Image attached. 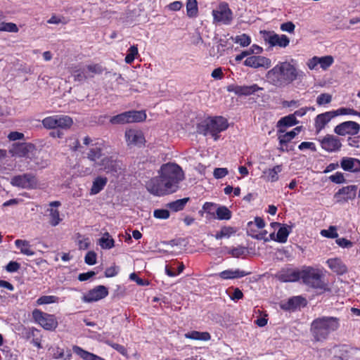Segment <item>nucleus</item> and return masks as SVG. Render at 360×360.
<instances>
[{
  "instance_id": "nucleus-51",
  "label": "nucleus",
  "mask_w": 360,
  "mask_h": 360,
  "mask_svg": "<svg viewBox=\"0 0 360 360\" xmlns=\"http://www.w3.org/2000/svg\"><path fill=\"white\" fill-rule=\"evenodd\" d=\"M332 101V96L329 94H321L316 98V103L319 105L328 104Z\"/></svg>"
},
{
  "instance_id": "nucleus-55",
  "label": "nucleus",
  "mask_w": 360,
  "mask_h": 360,
  "mask_svg": "<svg viewBox=\"0 0 360 360\" xmlns=\"http://www.w3.org/2000/svg\"><path fill=\"white\" fill-rule=\"evenodd\" d=\"M106 343L123 356L127 355V350L124 346L110 341L106 342Z\"/></svg>"
},
{
  "instance_id": "nucleus-44",
  "label": "nucleus",
  "mask_w": 360,
  "mask_h": 360,
  "mask_svg": "<svg viewBox=\"0 0 360 360\" xmlns=\"http://www.w3.org/2000/svg\"><path fill=\"white\" fill-rule=\"evenodd\" d=\"M115 241L110 238L108 233H105L103 237L99 239V245L103 249H110L114 247Z\"/></svg>"
},
{
  "instance_id": "nucleus-5",
  "label": "nucleus",
  "mask_w": 360,
  "mask_h": 360,
  "mask_svg": "<svg viewBox=\"0 0 360 360\" xmlns=\"http://www.w3.org/2000/svg\"><path fill=\"white\" fill-rule=\"evenodd\" d=\"M229 127L227 120L221 116L208 117L197 126L198 131L205 136L211 135L214 141L219 139V134Z\"/></svg>"
},
{
  "instance_id": "nucleus-26",
  "label": "nucleus",
  "mask_w": 360,
  "mask_h": 360,
  "mask_svg": "<svg viewBox=\"0 0 360 360\" xmlns=\"http://www.w3.org/2000/svg\"><path fill=\"white\" fill-rule=\"evenodd\" d=\"M299 121L295 117V115L290 114L281 117L276 124L277 134L284 133L285 127H290L296 125Z\"/></svg>"
},
{
  "instance_id": "nucleus-53",
  "label": "nucleus",
  "mask_w": 360,
  "mask_h": 360,
  "mask_svg": "<svg viewBox=\"0 0 360 360\" xmlns=\"http://www.w3.org/2000/svg\"><path fill=\"white\" fill-rule=\"evenodd\" d=\"M169 212L165 209H158L154 210L153 216L157 219H167L169 217Z\"/></svg>"
},
{
  "instance_id": "nucleus-52",
  "label": "nucleus",
  "mask_w": 360,
  "mask_h": 360,
  "mask_svg": "<svg viewBox=\"0 0 360 360\" xmlns=\"http://www.w3.org/2000/svg\"><path fill=\"white\" fill-rule=\"evenodd\" d=\"M246 249L243 246H238L236 248H232L228 250V253L234 257H240L245 254Z\"/></svg>"
},
{
  "instance_id": "nucleus-57",
  "label": "nucleus",
  "mask_w": 360,
  "mask_h": 360,
  "mask_svg": "<svg viewBox=\"0 0 360 360\" xmlns=\"http://www.w3.org/2000/svg\"><path fill=\"white\" fill-rule=\"evenodd\" d=\"M84 262L89 265H94L96 263V254L94 251H89L84 257Z\"/></svg>"
},
{
  "instance_id": "nucleus-33",
  "label": "nucleus",
  "mask_w": 360,
  "mask_h": 360,
  "mask_svg": "<svg viewBox=\"0 0 360 360\" xmlns=\"http://www.w3.org/2000/svg\"><path fill=\"white\" fill-rule=\"evenodd\" d=\"M250 274V272H246L240 269L231 270L227 269L219 273V276L221 279H233L238 278H242Z\"/></svg>"
},
{
  "instance_id": "nucleus-22",
  "label": "nucleus",
  "mask_w": 360,
  "mask_h": 360,
  "mask_svg": "<svg viewBox=\"0 0 360 360\" xmlns=\"http://www.w3.org/2000/svg\"><path fill=\"white\" fill-rule=\"evenodd\" d=\"M96 167H99L101 170L107 173H117L121 170V165L120 161L112 159V157H103Z\"/></svg>"
},
{
  "instance_id": "nucleus-30",
  "label": "nucleus",
  "mask_w": 360,
  "mask_h": 360,
  "mask_svg": "<svg viewBox=\"0 0 360 360\" xmlns=\"http://www.w3.org/2000/svg\"><path fill=\"white\" fill-rule=\"evenodd\" d=\"M328 267L338 274H343L347 272V268L339 258H331L327 260Z\"/></svg>"
},
{
  "instance_id": "nucleus-9",
  "label": "nucleus",
  "mask_w": 360,
  "mask_h": 360,
  "mask_svg": "<svg viewBox=\"0 0 360 360\" xmlns=\"http://www.w3.org/2000/svg\"><path fill=\"white\" fill-rule=\"evenodd\" d=\"M11 184L27 190L36 189L38 187V179L34 174L26 173L17 175L11 179Z\"/></svg>"
},
{
  "instance_id": "nucleus-27",
  "label": "nucleus",
  "mask_w": 360,
  "mask_h": 360,
  "mask_svg": "<svg viewBox=\"0 0 360 360\" xmlns=\"http://www.w3.org/2000/svg\"><path fill=\"white\" fill-rule=\"evenodd\" d=\"M340 166L345 171L360 172V160L356 158L345 157L341 160Z\"/></svg>"
},
{
  "instance_id": "nucleus-12",
  "label": "nucleus",
  "mask_w": 360,
  "mask_h": 360,
  "mask_svg": "<svg viewBox=\"0 0 360 360\" xmlns=\"http://www.w3.org/2000/svg\"><path fill=\"white\" fill-rule=\"evenodd\" d=\"M20 338L26 341H30L31 344L38 349L42 348L41 339L42 335L40 330L34 327H22Z\"/></svg>"
},
{
  "instance_id": "nucleus-8",
  "label": "nucleus",
  "mask_w": 360,
  "mask_h": 360,
  "mask_svg": "<svg viewBox=\"0 0 360 360\" xmlns=\"http://www.w3.org/2000/svg\"><path fill=\"white\" fill-rule=\"evenodd\" d=\"M146 119L144 111H127L112 117L110 122L112 124H122L131 122H138Z\"/></svg>"
},
{
  "instance_id": "nucleus-6",
  "label": "nucleus",
  "mask_w": 360,
  "mask_h": 360,
  "mask_svg": "<svg viewBox=\"0 0 360 360\" xmlns=\"http://www.w3.org/2000/svg\"><path fill=\"white\" fill-rule=\"evenodd\" d=\"M41 123L47 129H68L73 124V120L68 115H54L44 118Z\"/></svg>"
},
{
  "instance_id": "nucleus-42",
  "label": "nucleus",
  "mask_w": 360,
  "mask_h": 360,
  "mask_svg": "<svg viewBox=\"0 0 360 360\" xmlns=\"http://www.w3.org/2000/svg\"><path fill=\"white\" fill-rule=\"evenodd\" d=\"M198 13V7L196 0H187L186 14L189 18H195Z\"/></svg>"
},
{
  "instance_id": "nucleus-48",
  "label": "nucleus",
  "mask_w": 360,
  "mask_h": 360,
  "mask_svg": "<svg viewBox=\"0 0 360 360\" xmlns=\"http://www.w3.org/2000/svg\"><path fill=\"white\" fill-rule=\"evenodd\" d=\"M234 41L236 44H239L243 47H246L250 44L251 38L247 34H242L240 35H237L235 37Z\"/></svg>"
},
{
  "instance_id": "nucleus-39",
  "label": "nucleus",
  "mask_w": 360,
  "mask_h": 360,
  "mask_svg": "<svg viewBox=\"0 0 360 360\" xmlns=\"http://www.w3.org/2000/svg\"><path fill=\"white\" fill-rule=\"evenodd\" d=\"M215 218L219 220H229L232 217L231 211L224 205L217 206Z\"/></svg>"
},
{
  "instance_id": "nucleus-18",
  "label": "nucleus",
  "mask_w": 360,
  "mask_h": 360,
  "mask_svg": "<svg viewBox=\"0 0 360 360\" xmlns=\"http://www.w3.org/2000/svg\"><path fill=\"white\" fill-rule=\"evenodd\" d=\"M275 277L281 282H297L300 279V271L292 268H283L276 273Z\"/></svg>"
},
{
  "instance_id": "nucleus-35",
  "label": "nucleus",
  "mask_w": 360,
  "mask_h": 360,
  "mask_svg": "<svg viewBox=\"0 0 360 360\" xmlns=\"http://www.w3.org/2000/svg\"><path fill=\"white\" fill-rule=\"evenodd\" d=\"M283 166L281 165H278L274 166L273 168H269L265 170L264 174L266 175V180L270 182L277 181L279 179L278 174L281 172Z\"/></svg>"
},
{
  "instance_id": "nucleus-7",
  "label": "nucleus",
  "mask_w": 360,
  "mask_h": 360,
  "mask_svg": "<svg viewBox=\"0 0 360 360\" xmlns=\"http://www.w3.org/2000/svg\"><path fill=\"white\" fill-rule=\"evenodd\" d=\"M32 316L34 322L39 324L46 330L53 331L58 325L55 315L42 311L39 309H35L32 312Z\"/></svg>"
},
{
  "instance_id": "nucleus-24",
  "label": "nucleus",
  "mask_w": 360,
  "mask_h": 360,
  "mask_svg": "<svg viewBox=\"0 0 360 360\" xmlns=\"http://www.w3.org/2000/svg\"><path fill=\"white\" fill-rule=\"evenodd\" d=\"M108 295V290L104 285H98L90 290L85 295L84 300L87 302H96L105 298Z\"/></svg>"
},
{
  "instance_id": "nucleus-31",
  "label": "nucleus",
  "mask_w": 360,
  "mask_h": 360,
  "mask_svg": "<svg viewBox=\"0 0 360 360\" xmlns=\"http://www.w3.org/2000/svg\"><path fill=\"white\" fill-rule=\"evenodd\" d=\"M296 136V132L295 131H288L284 132L281 134H278V140L279 142V150L281 151H289V149L287 148H284L285 146H287L288 143H290L294 138Z\"/></svg>"
},
{
  "instance_id": "nucleus-56",
  "label": "nucleus",
  "mask_w": 360,
  "mask_h": 360,
  "mask_svg": "<svg viewBox=\"0 0 360 360\" xmlns=\"http://www.w3.org/2000/svg\"><path fill=\"white\" fill-rule=\"evenodd\" d=\"M335 112L339 115H356L357 114V111L353 108H340L337 110H334Z\"/></svg>"
},
{
  "instance_id": "nucleus-20",
  "label": "nucleus",
  "mask_w": 360,
  "mask_h": 360,
  "mask_svg": "<svg viewBox=\"0 0 360 360\" xmlns=\"http://www.w3.org/2000/svg\"><path fill=\"white\" fill-rule=\"evenodd\" d=\"M125 139L128 146L141 147L145 144L146 140L141 131L136 129H127L125 131Z\"/></svg>"
},
{
  "instance_id": "nucleus-11",
  "label": "nucleus",
  "mask_w": 360,
  "mask_h": 360,
  "mask_svg": "<svg viewBox=\"0 0 360 360\" xmlns=\"http://www.w3.org/2000/svg\"><path fill=\"white\" fill-rule=\"evenodd\" d=\"M263 39L268 43L270 46H279L285 48L290 44V39L285 34H278L274 32L262 30L260 31Z\"/></svg>"
},
{
  "instance_id": "nucleus-63",
  "label": "nucleus",
  "mask_w": 360,
  "mask_h": 360,
  "mask_svg": "<svg viewBox=\"0 0 360 360\" xmlns=\"http://www.w3.org/2000/svg\"><path fill=\"white\" fill-rule=\"evenodd\" d=\"M49 24H59L62 23L63 25H65L68 22V20H67L65 18L62 17H58L56 15H52L49 20L47 21Z\"/></svg>"
},
{
  "instance_id": "nucleus-1",
  "label": "nucleus",
  "mask_w": 360,
  "mask_h": 360,
  "mask_svg": "<svg viewBox=\"0 0 360 360\" xmlns=\"http://www.w3.org/2000/svg\"><path fill=\"white\" fill-rule=\"evenodd\" d=\"M159 174V176L151 178L146 183L147 190L158 196L176 192L179 187V183L184 179V173L181 167L172 162L163 164Z\"/></svg>"
},
{
  "instance_id": "nucleus-62",
  "label": "nucleus",
  "mask_w": 360,
  "mask_h": 360,
  "mask_svg": "<svg viewBox=\"0 0 360 360\" xmlns=\"http://www.w3.org/2000/svg\"><path fill=\"white\" fill-rule=\"evenodd\" d=\"M298 148L300 150H304L305 149H309L311 151H316V148L315 143H313V142H308V141L302 142L298 146Z\"/></svg>"
},
{
  "instance_id": "nucleus-4",
  "label": "nucleus",
  "mask_w": 360,
  "mask_h": 360,
  "mask_svg": "<svg viewBox=\"0 0 360 360\" xmlns=\"http://www.w3.org/2000/svg\"><path fill=\"white\" fill-rule=\"evenodd\" d=\"M321 269L310 266H304L300 270V279L306 285L322 292L329 291L327 283L323 280Z\"/></svg>"
},
{
  "instance_id": "nucleus-2",
  "label": "nucleus",
  "mask_w": 360,
  "mask_h": 360,
  "mask_svg": "<svg viewBox=\"0 0 360 360\" xmlns=\"http://www.w3.org/2000/svg\"><path fill=\"white\" fill-rule=\"evenodd\" d=\"M304 76L302 71L288 62L278 63L266 73L267 80L276 86H284Z\"/></svg>"
},
{
  "instance_id": "nucleus-47",
  "label": "nucleus",
  "mask_w": 360,
  "mask_h": 360,
  "mask_svg": "<svg viewBox=\"0 0 360 360\" xmlns=\"http://www.w3.org/2000/svg\"><path fill=\"white\" fill-rule=\"evenodd\" d=\"M19 31V29L16 24L13 22H0V32H8L16 33Z\"/></svg>"
},
{
  "instance_id": "nucleus-34",
  "label": "nucleus",
  "mask_w": 360,
  "mask_h": 360,
  "mask_svg": "<svg viewBox=\"0 0 360 360\" xmlns=\"http://www.w3.org/2000/svg\"><path fill=\"white\" fill-rule=\"evenodd\" d=\"M72 349L75 354L84 360H105L96 354L83 349L79 346H74Z\"/></svg>"
},
{
  "instance_id": "nucleus-43",
  "label": "nucleus",
  "mask_w": 360,
  "mask_h": 360,
  "mask_svg": "<svg viewBox=\"0 0 360 360\" xmlns=\"http://www.w3.org/2000/svg\"><path fill=\"white\" fill-rule=\"evenodd\" d=\"M60 298L56 295H43L39 297L37 301V305L49 304L58 303Z\"/></svg>"
},
{
  "instance_id": "nucleus-60",
  "label": "nucleus",
  "mask_w": 360,
  "mask_h": 360,
  "mask_svg": "<svg viewBox=\"0 0 360 360\" xmlns=\"http://www.w3.org/2000/svg\"><path fill=\"white\" fill-rule=\"evenodd\" d=\"M54 356L56 358H58V359L60 358V359H63L65 360H67V359H70V358L72 356V354L70 353V351H68L67 355L65 356L63 349H61L60 347H57L56 349V352L54 353Z\"/></svg>"
},
{
  "instance_id": "nucleus-23",
  "label": "nucleus",
  "mask_w": 360,
  "mask_h": 360,
  "mask_svg": "<svg viewBox=\"0 0 360 360\" xmlns=\"http://www.w3.org/2000/svg\"><path fill=\"white\" fill-rule=\"evenodd\" d=\"M271 61L269 58L262 56H252L248 57L244 61V65L252 68H269Z\"/></svg>"
},
{
  "instance_id": "nucleus-38",
  "label": "nucleus",
  "mask_w": 360,
  "mask_h": 360,
  "mask_svg": "<svg viewBox=\"0 0 360 360\" xmlns=\"http://www.w3.org/2000/svg\"><path fill=\"white\" fill-rule=\"evenodd\" d=\"M237 230L236 228L229 226H224L221 228L219 231H217L215 235L214 238L217 240H220L223 238H229L232 235L235 234L236 233Z\"/></svg>"
},
{
  "instance_id": "nucleus-49",
  "label": "nucleus",
  "mask_w": 360,
  "mask_h": 360,
  "mask_svg": "<svg viewBox=\"0 0 360 360\" xmlns=\"http://www.w3.org/2000/svg\"><path fill=\"white\" fill-rule=\"evenodd\" d=\"M319 65L323 70H327L334 62V59L331 56H326L319 57Z\"/></svg>"
},
{
  "instance_id": "nucleus-61",
  "label": "nucleus",
  "mask_w": 360,
  "mask_h": 360,
  "mask_svg": "<svg viewBox=\"0 0 360 360\" xmlns=\"http://www.w3.org/2000/svg\"><path fill=\"white\" fill-rule=\"evenodd\" d=\"M335 242L340 247L344 248H349L353 246V243L345 238H337Z\"/></svg>"
},
{
  "instance_id": "nucleus-3",
  "label": "nucleus",
  "mask_w": 360,
  "mask_h": 360,
  "mask_svg": "<svg viewBox=\"0 0 360 360\" xmlns=\"http://www.w3.org/2000/svg\"><path fill=\"white\" fill-rule=\"evenodd\" d=\"M340 326V320L335 316H321L314 319L310 325V333L312 341L322 342L326 340L330 335L337 331Z\"/></svg>"
},
{
  "instance_id": "nucleus-37",
  "label": "nucleus",
  "mask_w": 360,
  "mask_h": 360,
  "mask_svg": "<svg viewBox=\"0 0 360 360\" xmlns=\"http://www.w3.org/2000/svg\"><path fill=\"white\" fill-rule=\"evenodd\" d=\"M15 245L20 250V252L23 255L27 256H32L34 255V252L27 240L18 239L15 241Z\"/></svg>"
},
{
  "instance_id": "nucleus-59",
  "label": "nucleus",
  "mask_w": 360,
  "mask_h": 360,
  "mask_svg": "<svg viewBox=\"0 0 360 360\" xmlns=\"http://www.w3.org/2000/svg\"><path fill=\"white\" fill-rule=\"evenodd\" d=\"M329 179L332 182L335 184H342L345 181L343 174L340 172L330 176Z\"/></svg>"
},
{
  "instance_id": "nucleus-29",
  "label": "nucleus",
  "mask_w": 360,
  "mask_h": 360,
  "mask_svg": "<svg viewBox=\"0 0 360 360\" xmlns=\"http://www.w3.org/2000/svg\"><path fill=\"white\" fill-rule=\"evenodd\" d=\"M302 304H306V300L301 296H295L283 304L281 308L286 311H293Z\"/></svg>"
},
{
  "instance_id": "nucleus-45",
  "label": "nucleus",
  "mask_w": 360,
  "mask_h": 360,
  "mask_svg": "<svg viewBox=\"0 0 360 360\" xmlns=\"http://www.w3.org/2000/svg\"><path fill=\"white\" fill-rule=\"evenodd\" d=\"M86 68L87 74L93 75V77L95 75H101L105 70V68L98 63L90 64Z\"/></svg>"
},
{
  "instance_id": "nucleus-17",
  "label": "nucleus",
  "mask_w": 360,
  "mask_h": 360,
  "mask_svg": "<svg viewBox=\"0 0 360 360\" xmlns=\"http://www.w3.org/2000/svg\"><path fill=\"white\" fill-rule=\"evenodd\" d=\"M263 89L259 87L257 84H253L250 86L243 85L239 86L236 84H231L226 87V90L229 92H233L238 96H248L254 94L258 91H261Z\"/></svg>"
},
{
  "instance_id": "nucleus-10",
  "label": "nucleus",
  "mask_w": 360,
  "mask_h": 360,
  "mask_svg": "<svg viewBox=\"0 0 360 360\" xmlns=\"http://www.w3.org/2000/svg\"><path fill=\"white\" fill-rule=\"evenodd\" d=\"M108 148V145L102 139H95L94 142L91 144L89 151L86 153V158L91 162H94L95 167L103 158L104 155L103 151Z\"/></svg>"
},
{
  "instance_id": "nucleus-13",
  "label": "nucleus",
  "mask_w": 360,
  "mask_h": 360,
  "mask_svg": "<svg viewBox=\"0 0 360 360\" xmlns=\"http://www.w3.org/2000/svg\"><path fill=\"white\" fill-rule=\"evenodd\" d=\"M360 131V124L354 121H345L334 128V132L338 136H355Z\"/></svg>"
},
{
  "instance_id": "nucleus-46",
  "label": "nucleus",
  "mask_w": 360,
  "mask_h": 360,
  "mask_svg": "<svg viewBox=\"0 0 360 360\" xmlns=\"http://www.w3.org/2000/svg\"><path fill=\"white\" fill-rule=\"evenodd\" d=\"M139 55V51L136 45H133L129 47L127 53L124 58V61L127 64H131L134 60L136 56Z\"/></svg>"
},
{
  "instance_id": "nucleus-36",
  "label": "nucleus",
  "mask_w": 360,
  "mask_h": 360,
  "mask_svg": "<svg viewBox=\"0 0 360 360\" xmlns=\"http://www.w3.org/2000/svg\"><path fill=\"white\" fill-rule=\"evenodd\" d=\"M184 337L187 339L202 341H207L211 338V335L208 332H200L197 330L186 333L184 334Z\"/></svg>"
},
{
  "instance_id": "nucleus-16",
  "label": "nucleus",
  "mask_w": 360,
  "mask_h": 360,
  "mask_svg": "<svg viewBox=\"0 0 360 360\" xmlns=\"http://www.w3.org/2000/svg\"><path fill=\"white\" fill-rule=\"evenodd\" d=\"M357 186L349 185L339 189L335 194L334 198L338 203H345L356 198Z\"/></svg>"
},
{
  "instance_id": "nucleus-28",
  "label": "nucleus",
  "mask_w": 360,
  "mask_h": 360,
  "mask_svg": "<svg viewBox=\"0 0 360 360\" xmlns=\"http://www.w3.org/2000/svg\"><path fill=\"white\" fill-rule=\"evenodd\" d=\"M70 72L75 82H82L89 78H93V75L87 74L86 68H80L77 65H73L70 68Z\"/></svg>"
},
{
  "instance_id": "nucleus-58",
  "label": "nucleus",
  "mask_w": 360,
  "mask_h": 360,
  "mask_svg": "<svg viewBox=\"0 0 360 360\" xmlns=\"http://www.w3.org/2000/svg\"><path fill=\"white\" fill-rule=\"evenodd\" d=\"M229 174V171L226 168H215L213 172V175L215 179H222Z\"/></svg>"
},
{
  "instance_id": "nucleus-40",
  "label": "nucleus",
  "mask_w": 360,
  "mask_h": 360,
  "mask_svg": "<svg viewBox=\"0 0 360 360\" xmlns=\"http://www.w3.org/2000/svg\"><path fill=\"white\" fill-rule=\"evenodd\" d=\"M190 200L189 198H184L179 199L175 201L169 202L167 207L174 212H179L183 210L186 203Z\"/></svg>"
},
{
  "instance_id": "nucleus-54",
  "label": "nucleus",
  "mask_w": 360,
  "mask_h": 360,
  "mask_svg": "<svg viewBox=\"0 0 360 360\" xmlns=\"http://www.w3.org/2000/svg\"><path fill=\"white\" fill-rule=\"evenodd\" d=\"M280 29L283 32H287L290 34L294 33L295 30V24L291 21L283 22L281 25Z\"/></svg>"
},
{
  "instance_id": "nucleus-21",
  "label": "nucleus",
  "mask_w": 360,
  "mask_h": 360,
  "mask_svg": "<svg viewBox=\"0 0 360 360\" xmlns=\"http://www.w3.org/2000/svg\"><path fill=\"white\" fill-rule=\"evenodd\" d=\"M338 116L334 110L325 112L316 115L314 119V128L316 134H319L330 121Z\"/></svg>"
},
{
  "instance_id": "nucleus-15",
  "label": "nucleus",
  "mask_w": 360,
  "mask_h": 360,
  "mask_svg": "<svg viewBox=\"0 0 360 360\" xmlns=\"http://www.w3.org/2000/svg\"><path fill=\"white\" fill-rule=\"evenodd\" d=\"M35 150L36 147L34 144L22 142L13 143L11 152L13 155L19 158H30V155H32Z\"/></svg>"
},
{
  "instance_id": "nucleus-19",
  "label": "nucleus",
  "mask_w": 360,
  "mask_h": 360,
  "mask_svg": "<svg viewBox=\"0 0 360 360\" xmlns=\"http://www.w3.org/2000/svg\"><path fill=\"white\" fill-rule=\"evenodd\" d=\"M319 141L321 148L330 153L338 151L342 147L340 139L334 135L327 134Z\"/></svg>"
},
{
  "instance_id": "nucleus-41",
  "label": "nucleus",
  "mask_w": 360,
  "mask_h": 360,
  "mask_svg": "<svg viewBox=\"0 0 360 360\" xmlns=\"http://www.w3.org/2000/svg\"><path fill=\"white\" fill-rule=\"evenodd\" d=\"M291 232V227L283 225L280 227L276 233V241L284 243L287 241L288 236Z\"/></svg>"
},
{
  "instance_id": "nucleus-50",
  "label": "nucleus",
  "mask_w": 360,
  "mask_h": 360,
  "mask_svg": "<svg viewBox=\"0 0 360 360\" xmlns=\"http://www.w3.org/2000/svg\"><path fill=\"white\" fill-rule=\"evenodd\" d=\"M321 235L328 238H337L338 236L337 229L333 226H330L328 229L321 230Z\"/></svg>"
},
{
  "instance_id": "nucleus-14",
  "label": "nucleus",
  "mask_w": 360,
  "mask_h": 360,
  "mask_svg": "<svg viewBox=\"0 0 360 360\" xmlns=\"http://www.w3.org/2000/svg\"><path fill=\"white\" fill-rule=\"evenodd\" d=\"M232 15V11L229 8V4L226 2L221 3L217 10L212 11L214 20L225 25L231 23L233 19Z\"/></svg>"
},
{
  "instance_id": "nucleus-32",
  "label": "nucleus",
  "mask_w": 360,
  "mask_h": 360,
  "mask_svg": "<svg viewBox=\"0 0 360 360\" xmlns=\"http://www.w3.org/2000/svg\"><path fill=\"white\" fill-rule=\"evenodd\" d=\"M108 178L105 176H98L94 179L90 189L91 195H96L99 193L106 186Z\"/></svg>"
},
{
  "instance_id": "nucleus-25",
  "label": "nucleus",
  "mask_w": 360,
  "mask_h": 360,
  "mask_svg": "<svg viewBox=\"0 0 360 360\" xmlns=\"http://www.w3.org/2000/svg\"><path fill=\"white\" fill-rule=\"evenodd\" d=\"M61 203L60 201L56 200L52 201L49 203L50 208L47 209L46 212L49 213V223L52 226H58L62 221V218L60 217V212L58 209L54 207H58Z\"/></svg>"
},
{
  "instance_id": "nucleus-64",
  "label": "nucleus",
  "mask_w": 360,
  "mask_h": 360,
  "mask_svg": "<svg viewBox=\"0 0 360 360\" xmlns=\"http://www.w3.org/2000/svg\"><path fill=\"white\" fill-rule=\"evenodd\" d=\"M20 268V264L14 261H11L6 266V270L8 272L13 273L16 272L19 270Z\"/></svg>"
}]
</instances>
